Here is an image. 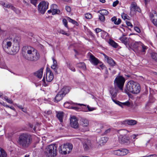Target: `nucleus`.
Masks as SVG:
<instances>
[{
    "label": "nucleus",
    "instance_id": "4",
    "mask_svg": "<svg viewBox=\"0 0 157 157\" xmlns=\"http://www.w3.org/2000/svg\"><path fill=\"white\" fill-rule=\"evenodd\" d=\"M57 146L55 144H51L46 148L45 153L48 157H55L57 155Z\"/></svg>",
    "mask_w": 157,
    "mask_h": 157
},
{
    "label": "nucleus",
    "instance_id": "30",
    "mask_svg": "<svg viewBox=\"0 0 157 157\" xmlns=\"http://www.w3.org/2000/svg\"><path fill=\"white\" fill-rule=\"evenodd\" d=\"M141 44V43L140 42H135L133 44L132 47L135 49L137 50L139 47H140Z\"/></svg>",
    "mask_w": 157,
    "mask_h": 157
},
{
    "label": "nucleus",
    "instance_id": "34",
    "mask_svg": "<svg viewBox=\"0 0 157 157\" xmlns=\"http://www.w3.org/2000/svg\"><path fill=\"white\" fill-rule=\"evenodd\" d=\"M101 36L102 38L105 39H107L108 38V34L106 32L104 31H103L101 33Z\"/></svg>",
    "mask_w": 157,
    "mask_h": 157
},
{
    "label": "nucleus",
    "instance_id": "16",
    "mask_svg": "<svg viewBox=\"0 0 157 157\" xmlns=\"http://www.w3.org/2000/svg\"><path fill=\"white\" fill-rule=\"evenodd\" d=\"M20 49V45L14 44L11 48L12 54H15L17 53L19 51Z\"/></svg>",
    "mask_w": 157,
    "mask_h": 157
},
{
    "label": "nucleus",
    "instance_id": "52",
    "mask_svg": "<svg viewBox=\"0 0 157 157\" xmlns=\"http://www.w3.org/2000/svg\"><path fill=\"white\" fill-rule=\"evenodd\" d=\"M37 0H31V3L35 6H36L37 4Z\"/></svg>",
    "mask_w": 157,
    "mask_h": 157
},
{
    "label": "nucleus",
    "instance_id": "10",
    "mask_svg": "<svg viewBox=\"0 0 157 157\" xmlns=\"http://www.w3.org/2000/svg\"><path fill=\"white\" fill-rule=\"evenodd\" d=\"M130 14L133 15L135 13L136 11L140 12V9L138 7L135 2H132L130 6Z\"/></svg>",
    "mask_w": 157,
    "mask_h": 157
},
{
    "label": "nucleus",
    "instance_id": "15",
    "mask_svg": "<svg viewBox=\"0 0 157 157\" xmlns=\"http://www.w3.org/2000/svg\"><path fill=\"white\" fill-rule=\"evenodd\" d=\"M89 60L94 65H97L100 62V61L92 54H91L90 55Z\"/></svg>",
    "mask_w": 157,
    "mask_h": 157
},
{
    "label": "nucleus",
    "instance_id": "46",
    "mask_svg": "<svg viewBox=\"0 0 157 157\" xmlns=\"http://www.w3.org/2000/svg\"><path fill=\"white\" fill-rule=\"evenodd\" d=\"M63 23L66 27L68 28V26L67 25V22L66 19H64L63 20Z\"/></svg>",
    "mask_w": 157,
    "mask_h": 157
},
{
    "label": "nucleus",
    "instance_id": "23",
    "mask_svg": "<svg viewBox=\"0 0 157 157\" xmlns=\"http://www.w3.org/2000/svg\"><path fill=\"white\" fill-rule=\"evenodd\" d=\"M91 147V141L86 140L83 144V147L85 150H87Z\"/></svg>",
    "mask_w": 157,
    "mask_h": 157
},
{
    "label": "nucleus",
    "instance_id": "49",
    "mask_svg": "<svg viewBox=\"0 0 157 157\" xmlns=\"http://www.w3.org/2000/svg\"><path fill=\"white\" fill-rule=\"evenodd\" d=\"M138 136V134H133L131 136V137L132 139L133 140H134V141H135L136 139H137L136 137Z\"/></svg>",
    "mask_w": 157,
    "mask_h": 157
},
{
    "label": "nucleus",
    "instance_id": "9",
    "mask_svg": "<svg viewBox=\"0 0 157 157\" xmlns=\"http://www.w3.org/2000/svg\"><path fill=\"white\" fill-rule=\"evenodd\" d=\"M129 152V151L126 149H120L113 151V153L117 156H123L125 155Z\"/></svg>",
    "mask_w": 157,
    "mask_h": 157
},
{
    "label": "nucleus",
    "instance_id": "1",
    "mask_svg": "<svg viewBox=\"0 0 157 157\" xmlns=\"http://www.w3.org/2000/svg\"><path fill=\"white\" fill-rule=\"evenodd\" d=\"M22 53L24 58L29 61L35 62L40 58V54L37 51L30 46L23 47Z\"/></svg>",
    "mask_w": 157,
    "mask_h": 157
},
{
    "label": "nucleus",
    "instance_id": "25",
    "mask_svg": "<svg viewBox=\"0 0 157 157\" xmlns=\"http://www.w3.org/2000/svg\"><path fill=\"white\" fill-rule=\"evenodd\" d=\"M111 20L112 22H113L114 24L116 25H118L120 24L121 22V20L120 18H118L117 19L116 17H112Z\"/></svg>",
    "mask_w": 157,
    "mask_h": 157
},
{
    "label": "nucleus",
    "instance_id": "27",
    "mask_svg": "<svg viewBox=\"0 0 157 157\" xmlns=\"http://www.w3.org/2000/svg\"><path fill=\"white\" fill-rule=\"evenodd\" d=\"M21 38L18 36H16L13 40V44L20 45Z\"/></svg>",
    "mask_w": 157,
    "mask_h": 157
},
{
    "label": "nucleus",
    "instance_id": "36",
    "mask_svg": "<svg viewBox=\"0 0 157 157\" xmlns=\"http://www.w3.org/2000/svg\"><path fill=\"white\" fill-rule=\"evenodd\" d=\"M67 20L69 22L72 23L74 25H78V23L77 22H76L75 20L71 19L69 17H67Z\"/></svg>",
    "mask_w": 157,
    "mask_h": 157
},
{
    "label": "nucleus",
    "instance_id": "7",
    "mask_svg": "<svg viewBox=\"0 0 157 157\" xmlns=\"http://www.w3.org/2000/svg\"><path fill=\"white\" fill-rule=\"evenodd\" d=\"M12 39L10 37H8L4 40L2 46L4 50L8 52L12 45Z\"/></svg>",
    "mask_w": 157,
    "mask_h": 157
},
{
    "label": "nucleus",
    "instance_id": "33",
    "mask_svg": "<svg viewBox=\"0 0 157 157\" xmlns=\"http://www.w3.org/2000/svg\"><path fill=\"white\" fill-rule=\"evenodd\" d=\"M109 44L113 47L117 48L118 46L117 44L112 39H109Z\"/></svg>",
    "mask_w": 157,
    "mask_h": 157
},
{
    "label": "nucleus",
    "instance_id": "62",
    "mask_svg": "<svg viewBox=\"0 0 157 157\" xmlns=\"http://www.w3.org/2000/svg\"><path fill=\"white\" fill-rule=\"evenodd\" d=\"M15 105H16L19 109H24V108L22 105H18L16 104Z\"/></svg>",
    "mask_w": 157,
    "mask_h": 157
},
{
    "label": "nucleus",
    "instance_id": "12",
    "mask_svg": "<svg viewBox=\"0 0 157 157\" xmlns=\"http://www.w3.org/2000/svg\"><path fill=\"white\" fill-rule=\"evenodd\" d=\"M119 139L123 144H128L130 143L129 136L127 135H121L119 137Z\"/></svg>",
    "mask_w": 157,
    "mask_h": 157
},
{
    "label": "nucleus",
    "instance_id": "42",
    "mask_svg": "<svg viewBox=\"0 0 157 157\" xmlns=\"http://www.w3.org/2000/svg\"><path fill=\"white\" fill-rule=\"evenodd\" d=\"M85 17L87 19H90L92 17V14L90 13H87L85 14Z\"/></svg>",
    "mask_w": 157,
    "mask_h": 157
},
{
    "label": "nucleus",
    "instance_id": "19",
    "mask_svg": "<svg viewBox=\"0 0 157 157\" xmlns=\"http://www.w3.org/2000/svg\"><path fill=\"white\" fill-rule=\"evenodd\" d=\"M123 124H127L128 125H134L136 124L137 121L133 120H127L123 122Z\"/></svg>",
    "mask_w": 157,
    "mask_h": 157
},
{
    "label": "nucleus",
    "instance_id": "24",
    "mask_svg": "<svg viewBox=\"0 0 157 157\" xmlns=\"http://www.w3.org/2000/svg\"><path fill=\"white\" fill-rule=\"evenodd\" d=\"M52 60L53 61V64L51 66V68L56 72L57 73L58 68L57 61L54 58H52Z\"/></svg>",
    "mask_w": 157,
    "mask_h": 157
},
{
    "label": "nucleus",
    "instance_id": "11",
    "mask_svg": "<svg viewBox=\"0 0 157 157\" xmlns=\"http://www.w3.org/2000/svg\"><path fill=\"white\" fill-rule=\"evenodd\" d=\"M71 126L74 128H77L78 126V120L75 116L71 117L70 119Z\"/></svg>",
    "mask_w": 157,
    "mask_h": 157
},
{
    "label": "nucleus",
    "instance_id": "38",
    "mask_svg": "<svg viewBox=\"0 0 157 157\" xmlns=\"http://www.w3.org/2000/svg\"><path fill=\"white\" fill-rule=\"evenodd\" d=\"M151 57L152 59L157 61V53L155 52H152L151 54Z\"/></svg>",
    "mask_w": 157,
    "mask_h": 157
},
{
    "label": "nucleus",
    "instance_id": "35",
    "mask_svg": "<svg viewBox=\"0 0 157 157\" xmlns=\"http://www.w3.org/2000/svg\"><path fill=\"white\" fill-rule=\"evenodd\" d=\"M78 66L83 70H85L86 69V66L84 63H78Z\"/></svg>",
    "mask_w": 157,
    "mask_h": 157
},
{
    "label": "nucleus",
    "instance_id": "18",
    "mask_svg": "<svg viewBox=\"0 0 157 157\" xmlns=\"http://www.w3.org/2000/svg\"><path fill=\"white\" fill-rule=\"evenodd\" d=\"M105 59L107 60V63L111 66H114L115 65V62L112 59L109 57L105 54L104 55Z\"/></svg>",
    "mask_w": 157,
    "mask_h": 157
},
{
    "label": "nucleus",
    "instance_id": "2",
    "mask_svg": "<svg viewBox=\"0 0 157 157\" xmlns=\"http://www.w3.org/2000/svg\"><path fill=\"white\" fill-rule=\"evenodd\" d=\"M32 141V138L31 136L28 134L24 133L19 136L17 143L20 148L26 149L29 146Z\"/></svg>",
    "mask_w": 157,
    "mask_h": 157
},
{
    "label": "nucleus",
    "instance_id": "26",
    "mask_svg": "<svg viewBox=\"0 0 157 157\" xmlns=\"http://www.w3.org/2000/svg\"><path fill=\"white\" fill-rule=\"evenodd\" d=\"M57 117L61 122L63 121V119L64 116L63 113L62 112H58L57 114Z\"/></svg>",
    "mask_w": 157,
    "mask_h": 157
},
{
    "label": "nucleus",
    "instance_id": "54",
    "mask_svg": "<svg viewBox=\"0 0 157 157\" xmlns=\"http://www.w3.org/2000/svg\"><path fill=\"white\" fill-rule=\"evenodd\" d=\"M60 33H61L62 34H63L66 35L67 36L69 35V34L68 33H66L65 31H64L63 30H60Z\"/></svg>",
    "mask_w": 157,
    "mask_h": 157
},
{
    "label": "nucleus",
    "instance_id": "29",
    "mask_svg": "<svg viewBox=\"0 0 157 157\" xmlns=\"http://www.w3.org/2000/svg\"><path fill=\"white\" fill-rule=\"evenodd\" d=\"M69 87H63L60 91L62 92L63 94L65 96L69 92Z\"/></svg>",
    "mask_w": 157,
    "mask_h": 157
},
{
    "label": "nucleus",
    "instance_id": "53",
    "mask_svg": "<svg viewBox=\"0 0 157 157\" xmlns=\"http://www.w3.org/2000/svg\"><path fill=\"white\" fill-rule=\"evenodd\" d=\"M121 16H122V18H123L124 20L128 19L127 17L128 16L126 14L124 13H123L121 14Z\"/></svg>",
    "mask_w": 157,
    "mask_h": 157
},
{
    "label": "nucleus",
    "instance_id": "51",
    "mask_svg": "<svg viewBox=\"0 0 157 157\" xmlns=\"http://www.w3.org/2000/svg\"><path fill=\"white\" fill-rule=\"evenodd\" d=\"M65 9L67 12H70L71 11V8L70 6H65Z\"/></svg>",
    "mask_w": 157,
    "mask_h": 157
},
{
    "label": "nucleus",
    "instance_id": "47",
    "mask_svg": "<svg viewBox=\"0 0 157 157\" xmlns=\"http://www.w3.org/2000/svg\"><path fill=\"white\" fill-rule=\"evenodd\" d=\"M52 113L51 111L50 110H48L47 111H45L44 112V115L46 116L48 115L51 114Z\"/></svg>",
    "mask_w": 157,
    "mask_h": 157
},
{
    "label": "nucleus",
    "instance_id": "41",
    "mask_svg": "<svg viewBox=\"0 0 157 157\" xmlns=\"http://www.w3.org/2000/svg\"><path fill=\"white\" fill-rule=\"evenodd\" d=\"M113 101L116 104L118 105L121 107L122 108H123V106H122V102H121L117 100H115L114 99H113Z\"/></svg>",
    "mask_w": 157,
    "mask_h": 157
},
{
    "label": "nucleus",
    "instance_id": "37",
    "mask_svg": "<svg viewBox=\"0 0 157 157\" xmlns=\"http://www.w3.org/2000/svg\"><path fill=\"white\" fill-rule=\"evenodd\" d=\"M67 67L71 71L74 72L75 71V69L72 66L71 64L70 63H67Z\"/></svg>",
    "mask_w": 157,
    "mask_h": 157
},
{
    "label": "nucleus",
    "instance_id": "59",
    "mask_svg": "<svg viewBox=\"0 0 157 157\" xmlns=\"http://www.w3.org/2000/svg\"><path fill=\"white\" fill-rule=\"evenodd\" d=\"M70 103H70L69 102H66L64 104V106L65 107L68 108V105Z\"/></svg>",
    "mask_w": 157,
    "mask_h": 157
},
{
    "label": "nucleus",
    "instance_id": "56",
    "mask_svg": "<svg viewBox=\"0 0 157 157\" xmlns=\"http://www.w3.org/2000/svg\"><path fill=\"white\" fill-rule=\"evenodd\" d=\"M119 1L118 0H116L113 2V7H115L119 3Z\"/></svg>",
    "mask_w": 157,
    "mask_h": 157
},
{
    "label": "nucleus",
    "instance_id": "14",
    "mask_svg": "<svg viewBox=\"0 0 157 157\" xmlns=\"http://www.w3.org/2000/svg\"><path fill=\"white\" fill-rule=\"evenodd\" d=\"M2 5L5 7L11 9L12 10L14 11L17 14H19L21 13V11L19 10L16 9L15 7L12 6L11 4L4 3L2 4Z\"/></svg>",
    "mask_w": 157,
    "mask_h": 157
},
{
    "label": "nucleus",
    "instance_id": "6",
    "mask_svg": "<svg viewBox=\"0 0 157 157\" xmlns=\"http://www.w3.org/2000/svg\"><path fill=\"white\" fill-rule=\"evenodd\" d=\"M73 145L71 144H64L59 147V152L62 154L66 155L68 154L71 151Z\"/></svg>",
    "mask_w": 157,
    "mask_h": 157
},
{
    "label": "nucleus",
    "instance_id": "58",
    "mask_svg": "<svg viewBox=\"0 0 157 157\" xmlns=\"http://www.w3.org/2000/svg\"><path fill=\"white\" fill-rule=\"evenodd\" d=\"M0 104L2 105L3 106H5L6 107H9V106L8 105L5 104V103H4L3 101H0Z\"/></svg>",
    "mask_w": 157,
    "mask_h": 157
},
{
    "label": "nucleus",
    "instance_id": "28",
    "mask_svg": "<svg viewBox=\"0 0 157 157\" xmlns=\"http://www.w3.org/2000/svg\"><path fill=\"white\" fill-rule=\"evenodd\" d=\"M89 123L88 120L85 119H82L81 122V124L83 127H87L89 125Z\"/></svg>",
    "mask_w": 157,
    "mask_h": 157
},
{
    "label": "nucleus",
    "instance_id": "45",
    "mask_svg": "<svg viewBox=\"0 0 157 157\" xmlns=\"http://www.w3.org/2000/svg\"><path fill=\"white\" fill-rule=\"evenodd\" d=\"M52 12L53 15L59 13L60 12L59 10L58 9H53L52 10Z\"/></svg>",
    "mask_w": 157,
    "mask_h": 157
},
{
    "label": "nucleus",
    "instance_id": "40",
    "mask_svg": "<svg viewBox=\"0 0 157 157\" xmlns=\"http://www.w3.org/2000/svg\"><path fill=\"white\" fill-rule=\"evenodd\" d=\"M99 19L100 21L102 22H104L105 20L104 16L101 14L99 15Z\"/></svg>",
    "mask_w": 157,
    "mask_h": 157
},
{
    "label": "nucleus",
    "instance_id": "64",
    "mask_svg": "<svg viewBox=\"0 0 157 157\" xmlns=\"http://www.w3.org/2000/svg\"><path fill=\"white\" fill-rule=\"evenodd\" d=\"M111 130V129L110 128H109L107 130H106L105 132V133L106 134L108 133H109Z\"/></svg>",
    "mask_w": 157,
    "mask_h": 157
},
{
    "label": "nucleus",
    "instance_id": "17",
    "mask_svg": "<svg viewBox=\"0 0 157 157\" xmlns=\"http://www.w3.org/2000/svg\"><path fill=\"white\" fill-rule=\"evenodd\" d=\"M119 40L122 43L124 44L126 46L129 44V39L125 37L124 35H123L122 36L119 38Z\"/></svg>",
    "mask_w": 157,
    "mask_h": 157
},
{
    "label": "nucleus",
    "instance_id": "55",
    "mask_svg": "<svg viewBox=\"0 0 157 157\" xmlns=\"http://www.w3.org/2000/svg\"><path fill=\"white\" fill-rule=\"evenodd\" d=\"M134 29L138 33H140V29L137 27H135L134 28Z\"/></svg>",
    "mask_w": 157,
    "mask_h": 157
},
{
    "label": "nucleus",
    "instance_id": "32",
    "mask_svg": "<svg viewBox=\"0 0 157 157\" xmlns=\"http://www.w3.org/2000/svg\"><path fill=\"white\" fill-rule=\"evenodd\" d=\"M98 13L103 15H107L109 14L108 11L106 10L103 9L98 11Z\"/></svg>",
    "mask_w": 157,
    "mask_h": 157
},
{
    "label": "nucleus",
    "instance_id": "20",
    "mask_svg": "<svg viewBox=\"0 0 157 157\" xmlns=\"http://www.w3.org/2000/svg\"><path fill=\"white\" fill-rule=\"evenodd\" d=\"M64 96L62 92L60 91L56 95L55 98V102H58L61 100Z\"/></svg>",
    "mask_w": 157,
    "mask_h": 157
},
{
    "label": "nucleus",
    "instance_id": "60",
    "mask_svg": "<svg viewBox=\"0 0 157 157\" xmlns=\"http://www.w3.org/2000/svg\"><path fill=\"white\" fill-rule=\"evenodd\" d=\"M95 32L97 33H98L101 31V29L99 28H96L95 29Z\"/></svg>",
    "mask_w": 157,
    "mask_h": 157
},
{
    "label": "nucleus",
    "instance_id": "22",
    "mask_svg": "<svg viewBox=\"0 0 157 157\" xmlns=\"http://www.w3.org/2000/svg\"><path fill=\"white\" fill-rule=\"evenodd\" d=\"M43 69L41 68L34 73L35 75L39 79L42 78L43 74Z\"/></svg>",
    "mask_w": 157,
    "mask_h": 157
},
{
    "label": "nucleus",
    "instance_id": "63",
    "mask_svg": "<svg viewBox=\"0 0 157 157\" xmlns=\"http://www.w3.org/2000/svg\"><path fill=\"white\" fill-rule=\"evenodd\" d=\"M100 67L102 69H105L106 68L105 67L104 65L103 64H102L101 65H100Z\"/></svg>",
    "mask_w": 157,
    "mask_h": 157
},
{
    "label": "nucleus",
    "instance_id": "39",
    "mask_svg": "<svg viewBox=\"0 0 157 157\" xmlns=\"http://www.w3.org/2000/svg\"><path fill=\"white\" fill-rule=\"evenodd\" d=\"M110 93L112 95L113 97H115L117 94V91L115 89H113L110 91Z\"/></svg>",
    "mask_w": 157,
    "mask_h": 157
},
{
    "label": "nucleus",
    "instance_id": "21",
    "mask_svg": "<svg viewBox=\"0 0 157 157\" xmlns=\"http://www.w3.org/2000/svg\"><path fill=\"white\" fill-rule=\"evenodd\" d=\"M108 138L107 137H102L98 140V143L100 146L103 145L108 141Z\"/></svg>",
    "mask_w": 157,
    "mask_h": 157
},
{
    "label": "nucleus",
    "instance_id": "48",
    "mask_svg": "<svg viewBox=\"0 0 157 157\" xmlns=\"http://www.w3.org/2000/svg\"><path fill=\"white\" fill-rule=\"evenodd\" d=\"M87 108H88V110L89 111H92L96 109V108H95L90 107L88 105L87 106Z\"/></svg>",
    "mask_w": 157,
    "mask_h": 157
},
{
    "label": "nucleus",
    "instance_id": "3",
    "mask_svg": "<svg viewBox=\"0 0 157 157\" xmlns=\"http://www.w3.org/2000/svg\"><path fill=\"white\" fill-rule=\"evenodd\" d=\"M140 85L132 80L129 81L124 88L125 92L127 94L129 93L134 94H138L140 93Z\"/></svg>",
    "mask_w": 157,
    "mask_h": 157
},
{
    "label": "nucleus",
    "instance_id": "44",
    "mask_svg": "<svg viewBox=\"0 0 157 157\" xmlns=\"http://www.w3.org/2000/svg\"><path fill=\"white\" fill-rule=\"evenodd\" d=\"M4 99L8 103L10 104H12L13 103L12 100L11 99H8L7 97H5Z\"/></svg>",
    "mask_w": 157,
    "mask_h": 157
},
{
    "label": "nucleus",
    "instance_id": "8",
    "mask_svg": "<svg viewBox=\"0 0 157 157\" xmlns=\"http://www.w3.org/2000/svg\"><path fill=\"white\" fill-rule=\"evenodd\" d=\"M48 3L45 1L41 2L38 6L39 12L44 14L48 8Z\"/></svg>",
    "mask_w": 157,
    "mask_h": 157
},
{
    "label": "nucleus",
    "instance_id": "57",
    "mask_svg": "<svg viewBox=\"0 0 157 157\" xmlns=\"http://www.w3.org/2000/svg\"><path fill=\"white\" fill-rule=\"evenodd\" d=\"M126 24L127 25V26H130V27H133V25H132V24H131V23L130 22H129L128 21H126Z\"/></svg>",
    "mask_w": 157,
    "mask_h": 157
},
{
    "label": "nucleus",
    "instance_id": "43",
    "mask_svg": "<svg viewBox=\"0 0 157 157\" xmlns=\"http://www.w3.org/2000/svg\"><path fill=\"white\" fill-rule=\"evenodd\" d=\"M122 106H126L128 107H129L131 103L128 101H126L125 102H122Z\"/></svg>",
    "mask_w": 157,
    "mask_h": 157
},
{
    "label": "nucleus",
    "instance_id": "50",
    "mask_svg": "<svg viewBox=\"0 0 157 157\" xmlns=\"http://www.w3.org/2000/svg\"><path fill=\"white\" fill-rule=\"evenodd\" d=\"M140 46L141 47V48H142V51L143 52H145V50L147 48V47L146 46L144 45L143 44L141 43V44L140 45Z\"/></svg>",
    "mask_w": 157,
    "mask_h": 157
},
{
    "label": "nucleus",
    "instance_id": "13",
    "mask_svg": "<svg viewBox=\"0 0 157 157\" xmlns=\"http://www.w3.org/2000/svg\"><path fill=\"white\" fill-rule=\"evenodd\" d=\"M46 78V81L49 82H51L53 79V74L50 70H48L47 71Z\"/></svg>",
    "mask_w": 157,
    "mask_h": 157
},
{
    "label": "nucleus",
    "instance_id": "5",
    "mask_svg": "<svg viewBox=\"0 0 157 157\" xmlns=\"http://www.w3.org/2000/svg\"><path fill=\"white\" fill-rule=\"evenodd\" d=\"M125 82L124 78L121 76H117L115 79L114 82L115 86L118 87L122 91Z\"/></svg>",
    "mask_w": 157,
    "mask_h": 157
},
{
    "label": "nucleus",
    "instance_id": "31",
    "mask_svg": "<svg viewBox=\"0 0 157 157\" xmlns=\"http://www.w3.org/2000/svg\"><path fill=\"white\" fill-rule=\"evenodd\" d=\"M7 154L5 151L0 147V157H6Z\"/></svg>",
    "mask_w": 157,
    "mask_h": 157
},
{
    "label": "nucleus",
    "instance_id": "61",
    "mask_svg": "<svg viewBox=\"0 0 157 157\" xmlns=\"http://www.w3.org/2000/svg\"><path fill=\"white\" fill-rule=\"evenodd\" d=\"M29 126H30V127L31 128H33V130L35 131H36V127L35 126V127H33V125L32 124H29Z\"/></svg>",
    "mask_w": 157,
    "mask_h": 157
}]
</instances>
